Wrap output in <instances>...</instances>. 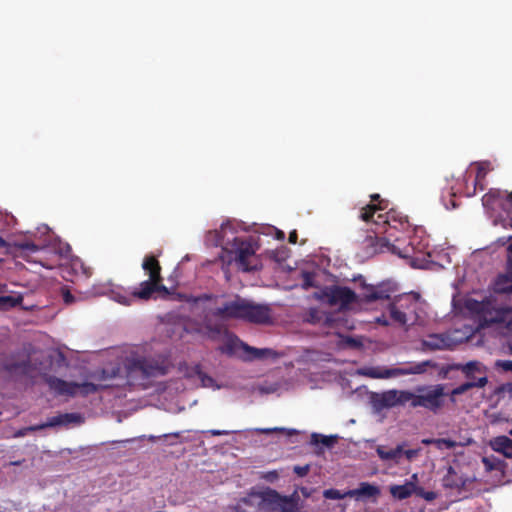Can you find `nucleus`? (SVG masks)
<instances>
[{
	"mask_svg": "<svg viewBox=\"0 0 512 512\" xmlns=\"http://www.w3.org/2000/svg\"><path fill=\"white\" fill-rule=\"evenodd\" d=\"M300 497L297 492L290 496H286L281 512H306L303 511L299 505Z\"/></svg>",
	"mask_w": 512,
	"mask_h": 512,
	"instance_id": "obj_28",
	"label": "nucleus"
},
{
	"mask_svg": "<svg viewBox=\"0 0 512 512\" xmlns=\"http://www.w3.org/2000/svg\"><path fill=\"white\" fill-rule=\"evenodd\" d=\"M434 445L438 449H454L457 446V442L452 439L438 438L434 441Z\"/></svg>",
	"mask_w": 512,
	"mask_h": 512,
	"instance_id": "obj_35",
	"label": "nucleus"
},
{
	"mask_svg": "<svg viewBox=\"0 0 512 512\" xmlns=\"http://www.w3.org/2000/svg\"><path fill=\"white\" fill-rule=\"evenodd\" d=\"M212 434H213V435H221V434H222V432H220V431H218V430H214V431H212Z\"/></svg>",
	"mask_w": 512,
	"mask_h": 512,
	"instance_id": "obj_56",
	"label": "nucleus"
},
{
	"mask_svg": "<svg viewBox=\"0 0 512 512\" xmlns=\"http://www.w3.org/2000/svg\"><path fill=\"white\" fill-rule=\"evenodd\" d=\"M509 200L512 202V192L509 194Z\"/></svg>",
	"mask_w": 512,
	"mask_h": 512,
	"instance_id": "obj_59",
	"label": "nucleus"
},
{
	"mask_svg": "<svg viewBox=\"0 0 512 512\" xmlns=\"http://www.w3.org/2000/svg\"><path fill=\"white\" fill-rule=\"evenodd\" d=\"M423 350L437 351L449 347V339L441 334H430L421 342Z\"/></svg>",
	"mask_w": 512,
	"mask_h": 512,
	"instance_id": "obj_21",
	"label": "nucleus"
},
{
	"mask_svg": "<svg viewBox=\"0 0 512 512\" xmlns=\"http://www.w3.org/2000/svg\"><path fill=\"white\" fill-rule=\"evenodd\" d=\"M467 309L476 314L481 326H490L495 323L505 321L506 310L497 308L495 301L491 298H485L482 301L470 299L466 302Z\"/></svg>",
	"mask_w": 512,
	"mask_h": 512,
	"instance_id": "obj_7",
	"label": "nucleus"
},
{
	"mask_svg": "<svg viewBox=\"0 0 512 512\" xmlns=\"http://www.w3.org/2000/svg\"><path fill=\"white\" fill-rule=\"evenodd\" d=\"M210 235H214L216 237L215 245H221L225 247L226 242H224V240L220 237L217 231H215L214 233L210 232Z\"/></svg>",
	"mask_w": 512,
	"mask_h": 512,
	"instance_id": "obj_47",
	"label": "nucleus"
},
{
	"mask_svg": "<svg viewBox=\"0 0 512 512\" xmlns=\"http://www.w3.org/2000/svg\"><path fill=\"white\" fill-rule=\"evenodd\" d=\"M190 376H197V378L200 380L201 385L203 387H214L215 386V380L207 375L205 372L202 371L200 365H195L191 372Z\"/></svg>",
	"mask_w": 512,
	"mask_h": 512,
	"instance_id": "obj_30",
	"label": "nucleus"
},
{
	"mask_svg": "<svg viewBox=\"0 0 512 512\" xmlns=\"http://www.w3.org/2000/svg\"><path fill=\"white\" fill-rule=\"evenodd\" d=\"M309 465H304V466H295L293 471L295 474H297L299 477H304L308 474L309 472Z\"/></svg>",
	"mask_w": 512,
	"mask_h": 512,
	"instance_id": "obj_43",
	"label": "nucleus"
},
{
	"mask_svg": "<svg viewBox=\"0 0 512 512\" xmlns=\"http://www.w3.org/2000/svg\"><path fill=\"white\" fill-rule=\"evenodd\" d=\"M286 496L279 494L276 490L269 489L262 495L263 508L270 512H281Z\"/></svg>",
	"mask_w": 512,
	"mask_h": 512,
	"instance_id": "obj_20",
	"label": "nucleus"
},
{
	"mask_svg": "<svg viewBox=\"0 0 512 512\" xmlns=\"http://www.w3.org/2000/svg\"><path fill=\"white\" fill-rule=\"evenodd\" d=\"M508 258H507V275L512 276V242L507 247Z\"/></svg>",
	"mask_w": 512,
	"mask_h": 512,
	"instance_id": "obj_42",
	"label": "nucleus"
},
{
	"mask_svg": "<svg viewBox=\"0 0 512 512\" xmlns=\"http://www.w3.org/2000/svg\"><path fill=\"white\" fill-rule=\"evenodd\" d=\"M303 321L313 325L322 323L328 325L331 321V318L328 314L321 311L320 309L312 307L305 312Z\"/></svg>",
	"mask_w": 512,
	"mask_h": 512,
	"instance_id": "obj_23",
	"label": "nucleus"
},
{
	"mask_svg": "<svg viewBox=\"0 0 512 512\" xmlns=\"http://www.w3.org/2000/svg\"><path fill=\"white\" fill-rule=\"evenodd\" d=\"M224 249L234 255V260L241 271L251 272L260 269L261 262L256 256L257 246L250 238L234 237L232 241H226Z\"/></svg>",
	"mask_w": 512,
	"mask_h": 512,
	"instance_id": "obj_4",
	"label": "nucleus"
},
{
	"mask_svg": "<svg viewBox=\"0 0 512 512\" xmlns=\"http://www.w3.org/2000/svg\"><path fill=\"white\" fill-rule=\"evenodd\" d=\"M38 425L36 426H30V427H27V428H23V429H20L18 430L16 433H15V436L16 437H23L27 434L28 431H37V430H41L42 428H36Z\"/></svg>",
	"mask_w": 512,
	"mask_h": 512,
	"instance_id": "obj_46",
	"label": "nucleus"
},
{
	"mask_svg": "<svg viewBox=\"0 0 512 512\" xmlns=\"http://www.w3.org/2000/svg\"><path fill=\"white\" fill-rule=\"evenodd\" d=\"M482 462L487 471L499 470L501 463L499 461L491 460L487 457L482 459Z\"/></svg>",
	"mask_w": 512,
	"mask_h": 512,
	"instance_id": "obj_38",
	"label": "nucleus"
},
{
	"mask_svg": "<svg viewBox=\"0 0 512 512\" xmlns=\"http://www.w3.org/2000/svg\"><path fill=\"white\" fill-rule=\"evenodd\" d=\"M469 381L477 380L479 377H476L475 374H472L470 377H466Z\"/></svg>",
	"mask_w": 512,
	"mask_h": 512,
	"instance_id": "obj_53",
	"label": "nucleus"
},
{
	"mask_svg": "<svg viewBox=\"0 0 512 512\" xmlns=\"http://www.w3.org/2000/svg\"><path fill=\"white\" fill-rule=\"evenodd\" d=\"M462 372L465 374L466 377H470L472 374L475 373H482L484 376L486 373L483 365L478 361H470L466 363L464 366H462Z\"/></svg>",
	"mask_w": 512,
	"mask_h": 512,
	"instance_id": "obj_32",
	"label": "nucleus"
},
{
	"mask_svg": "<svg viewBox=\"0 0 512 512\" xmlns=\"http://www.w3.org/2000/svg\"><path fill=\"white\" fill-rule=\"evenodd\" d=\"M468 482L469 479L464 475L459 474L452 466L447 468V473L442 479V485L444 488L456 490L458 492L466 489Z\"/></svg>",
	"mask_w": 512,
	"mask_h": 512,
	"instance_id": "obj_15",
	"label": "nucleus"
},
{
	"mask_svg": "<svg viewBox=\"0 0 512 512\" xmlns=\"http://www.w3.org/2000/svg\"><path fill=\"white\" fill-rule=\"evenodd\" d=\"M450 401H451L452 403H455V402H456L455 396H452V395H451V397H450Z\"/></svg>",
	"mask_w": 512,
	"mask_h": 512,
	"instance_id": "obj_57",
	"label": "nucleus"
},
{
	"mask_svg": "<svg viewBox=\"0 0 512 512\" xmlns=\"http://www.w3.org/2000/svg\"><path fill=\"white\" fill-rule=\"evenodd\" d=\"M62 297L65 304H72L75 301V297L67 289L63 290Z\"/></svg>",
	"mask_w": 512,
	"mask_h": 512,
	"instance_id": "obj_44",
	"label": "nucleus"
},
{
	"mask_svg": "<svg viewBox=\"0 0 512 512\" xmlns=\"http://www.w3.org/2000/svg\"><path fill=\"white\" fill-rule=\"evenodd\" d=\"M225 295L204 293L192 296L188 302L198 305L201 312V328L210 339H217L227 332V322L243 320L255 324L271 322V309L266 304H258L236 296L234 300L224 301Z\"/></svg>",
	"mask_w": 512,
	"mask_h": 512,
	"instance_id": "obj_1",
	"label": "nucleus"
},
{
	"mask_svg": "<svg viewBox=\"0 0 512 512\" xmlns=\"http://www.w3.org/2000/svg\"><path fill=\"white\" fill-rule=\"evenodd\" d=\"M16 247L21 250L22 255L27 259V261H31L34 263H39L41 266L52 269L55 264L48 262L43 254L46 252L44 247H40L29 241H22L16 243Z\"/></svg>",
	"mask_w": 512,
	"mask_h": 512,
	"instance_id": "obj_10",
	"label": "nucleus"
},
{
	"mask_svg": "<svg viewBox=\"0 0 512 512\" xmlns=\"http://www.w3.org/2000/svg\"><path fill=\"white\" fill-rule=\"evenodd\" d=\"M276 238L278 240H284L285 239V233L281 230H277L276 232Z\"/></svg>",
	"mask_w": 512,
	"mask_h": 512,
	"instance_id": "obj_49",
	"label": "nucleus"
},
{
	"mask_svg": "<svg viewBox=\"0 0 512 512\" xmlns=\"http://www.w3.org/2000/svg\"><path fill=\"white\" fill-rule=\"evenodd\" d=\"M297 240H298V233H297V231L296 230L291 231L289 233V238H288L289 243L296 244Z\"/></svg>",
	"mask_w": 512,
	"mask_h": 512,
	"instance_id": "obj_48",
	"label": "nucleus"
},
{
	"mask_svg": "<svg viewBox=\"0 0 512 512\" xmlns=\"http://www.w3.org/2000/svg\"><path fill=\"white\" fill-rule=\"evenodd\" d=\"M416 485L413 482H406L403 485H394L390 487L391 495L399 500L409 498L412 494H415Z\"/></svg>",
	"mask_w": 512,
	"mask_h": 512,
	"instance_id": "obj_25",
	"label": "nucleus"
},
{
	"mask_svg": "<svg viewBox=\"0 0 512 512\" xmlns=\"http://www.w3.org/2000/svg\"><path fill=\"white\" fill-rule=\"evenodd\" d=\"M495 290L501 294H512V283L509 275H499L495 282Z\"/></svg>",
	"mask_w": 512,
	"mask_h": 512,
	"instance_id": "obj_29",
	"label": "nucleus"
},
{
	"mask_svg": "<svg viewBox=\"0 0 512 512\" xmlns=\"http://www.w3.org/2000/svg\"><path fill=\"white\" fill-rule=\"evenodd\" d=\"M428 366H430V361L407 363L405 366L397 368H370L365 374L376 379H387L397 376L422 374L426 372Z\"/></svg>",
	"mask_w": 512,
	"mask_h": 512,
	"instance_id": "obj_8",
	"label": "nucleus"
},
{
	"mask_svg": "<svg viewBox=\"0 0 512 512\" xmlns=\"http://www.w3.org/2000/svg\"><path fill=\"white\" fill-rule=\"evenodd\" d=\"M4 369L11 375L28 376L34 370L30 355L24 354L21 360L10 359L4 364Z\"/></svg>",
	"mask_w": 512,
	"mask_h": 512,
	"instance_id": "obj_14",
	"label": "nucleus"
},
{
	"mask_svg": "<svg viewBox=\"0 0 512 512\" xmlns=\"http://www.w3.org/2000/svg\"><path fill=\"white\" fill-rule=\"evenodd\" d=\"M13 216L3 214L0 212V233L7 232L10 229Z\"/></svg>",
	"mask_w": 512,
	"mask_h": 512,
	"instance_id": "obj_37",
	"label": "nucleus"
},
{
	"mask_svg": "<svg viewBox=\"0 0 512 512\" xmlns=\"http://www.w3.org/2000/svg\"><path fill=\"white\" fill-rule=\"evenodd\" d=\"M171 368V363L165 356L137 357L127 364V378L133 385L146 388L153 378L165 376Z\"/></svg>",
	"mask_w": 512,
	"mask_h": 512,
	"instance_id": "obj_3",
	"label": "nucleus"
},
{
	"mask_svg": "<svg viewBox=\"0 0 512 512\" xmlns=\"http://www.w3.org/2000/svg\"><path fill=\"white\" fill-rule=\"evenodd\" d=\"M412 478H413V479H417V475H416V474H413Z\"/></svg>",
	"mask_w": 512,
	"mask_h": 512,
	"instance_id": "obj_60",
	"label": "nucleus"
},
{
	"mask_svg": "<svg viewBox=\"0 0 512 512\" xmlns=\"http://www.w3.org/2000/svg\"><path fill=\"white\" fill-rule=\"evenodd\" d=\"M50 389L59 395L75 396L78 394V383L68 382L55 376L46 379Z\"/></svg>",
	"mask_w": 512,
	"mask_h": 512,
	"instance_id": "obj_17",
	"label": "nucleus"
},
{
	"mask_svg": "<svg viewBox=\"0 0 512 512\" xmlns=\"http://www.w3.org/2000/svg\"><path fill=\"white\" fill-rule=\"evenodd\" d=\"M415 494L425 499L426 501H433L436 499L437 494L434 491H425L423 487L416 485Z\"/></svg>",
	"mask_w": 512,
	"mask_h": 512,
	"instance_id": "obj_36",
	"label": "nucleus"
},
{
	"mask_svg": "<svg viewBox=\"0 0 512 512\" xmlns=\"http://www.w3.org/2000/svg\"><path fill=\"white\" fill-rule=\"evenodd\" d=\"M313 279H314V275L310 272H304L303 273V286L305 288H308V287H313L314 286V283H313Z\"/></svg>",
	"mask_w": 512,
	"mask_h": 512,
	"instance_id": "obj_41",
	"label": "nucleus"
},
{
	"mask_svg": "<svg viewBox=\"0 0 512 512\" xmlns=\"http://www.w3.org/2000/svg\"><path fill=\"white\" fill-rule=\"evenodd\" d=\"M142 268L149 279L141 282L139 288L134 289V297L147 301L152 298L155 292L168 293L167 287L163 284L160 263L154 255L145 256Z\"/></svg>",
	"mask_w": 512,
	"mask_h": 512,
	"instance_id": "obj_5",
	"label": "nucleus"
},
{
	"mask_svg": "<svg viewBox=\"0 0 512 512\" xmlns=\"http://www.w3.org/2000/svg\"><path fill=\"white\" fill-rule=\"evenodd\" d=\"M312 441L315 444L321 443L324 446L330 447L335 443V438L333 436H325L319 434H312Z\"/></svg>",
	"mask_w": 512,
	"mask_h": 512,
	"instance_id": "obj_33",
	"label": "nucleus"
},
{
	"mask_svg": "<svg viewBox=\"0 0 512 512\" xmlns=\"http://www.w3.org/2000/svg\"><path fill=\"white\" fill-rule=\"evenodd\" d=\"M419 454V449H408V450H404L403 449V455H405V457L407 458V460L411 461L413 460L415 457H417Z\"/></svg>",
	"mask_w": 512,
	"mask_h": 512,
	"instance_id": "obj_45",
	"label": "nucleus"
},
{
	"mask_svg": "<svg viewBox=\"0 0 512 512\" xmlns=\"http://www.w3.org/2000/svg\"><path fill=\"white\" fill-rule=\"evenodd\" d=\"M371 204H367L360 210L359 218L364 222H372L375 218V214L378 211H384L388 208V200L382 199L379 194H372L370 196Z\"/></svg>",
	"mask_w": 512,
	"mask_h": 512,
	"instance_id": "obj_13",
	"label": "nucleus"
},
{
	"mask_svg": "<svg viewBox=\"0 0 512 512\" xmlns=\"http://www.w3.org/2000/svg\"><path fill=\"white\" fill-rule=\"evenodd\" d=\"M7 245L8 244L6 240L2 236H0V247H7Z\"/></svg>",
	"mask_w": 512,
	"mask_h": 512,
	"instance_id": "obj_51",
	"label": "nucleus"
},
{
	"mask_svg": "<svg viewBox=\"0 0 512 512\" xmlns=\"http://www.w3.org/2000/svg\"><path fill=\"white\" fill-rule=\"evenodd\" d=\"M493 449L507 458H512V440L507 436L496 437L492 443Z\"/></svg>",
	"mask_w": 512,
	"mask_h": 512,
	"instance_id": "obj_27",
	"label": "nucleus"
},
{
	"mask_svg": "<svg viewBox=\"0 0 512 512\" xmlns=\"http://www.w3.org/2000/svg\"><path fill=\"white\" fill-rule=\"evenodd\" d=\"M484 175H485V173L483 172V170L481 168H479L478 172H477V178L483 177Z\"/></svg>",
	"mask_w": 512,
	"mask_h": 512,
	"instance_id": "obj_52",
	"label": "nucleus"
},
{
	"mask_svg": "<svg viewBox=\"0 0 512 512\" xmlns=\"http://www.w3.org/2000/svg\"><path fill=\"white\" fill-rule=\"evenodd\" d=\"M496 367L506 372H512V360H498Z\"/></svg>",
	"mask_w": 512,
	"mask_h": 512,
	"instance_id": "obj_40",
	"label": "nucleus"
},
{
	"mask_svg": "<svg viewBox=\"0 0 512 512\" xmlns=\"http://www.w3.org/2000/svg\"><path fill=\"white\" fill-rule=\"evenodd\" d=\"M81 416L77 413H65L50 417L46 423L38 425L36 428L55 427L59 425H67L69 423L79 422Z\"/></svg>",
	"mask_w": 512,
	"mask_h": 512,
	"instance_id": "obj_22",
	"label": "nucleus"
},
{
	"mask_svg": "<svg viewBox=\"0 0 512 512\" xmlns=\"http://www.w3.org/2000/svg\"><path fill=\"white\" fill-rule=\"evenodd\" d=\"M417 394L412 392V398L410 399V406L412 408L422 407L438 414L445 405V387L442 384H436L429 387H419Z\"/></svg>",
	"mask_w": 512,
	"mask_h": 512,
	"instance_id": "obj_6",
	"label": "nucleus"
},
{
	"mask_svg": "<svg viewBox=\"0 0 512 512\" xmlns=\"http://www.w3.org/2000/svg\"><path fill=\"white\" fill-rule=\"evenodd\" d=\"M9 299V297H0V303L5 302Z\"/></svg>",
	"mask_w": 512,
	"mask_h": 512,
	"instance_id": "obj_55",
	"label": "nucleus"
},
{
	"mask_svg": "<svg viewBox=\"0 0 512 512\" xmlns=\"http://www.w3.org/2000/svg\"><path fill=\"white\" fill-rule=\"evenodd\" d=\"M409 304H413V301L408 296L399 297L396 302L391 303L388 307L390 318L399 325H405L407 315L402 311V308H408Z\"/></svg>",
	"mask_w": 512,
	"mask_h": 512,
	"instance_id": "obj_16",
	"label": "nucleus"
},
{
	"mask_svg": "<svg viewBox=\"0 0 512 512\" xmlns=\"http://www.w3.org/2000/svg\"><path fill=\"white\" fill-rule=\"evenodd\" d=\"M363 298L366 302L386 300L390 298L391 290L384 284L364 285Z\"/></svg>",
	"mask_w": 512,
	"mask_h": 512,
	"instance_id": "obj_19",
	"label": "nucleus"
},
{
	"mask_svg": "<svg viewBox=\"0 0 512 512\" xmlns=\"http://www.w3.org/2000/svg\"><path fill=\"white\" fill-rule=\"evenodd\" d=\"M436 439H423L422 440V443L425 444V445H430V444H433L434 445V441Z\"/></svg>",
	"mask_w": 512,
	"mask_h": 512,
	"instance_id": "obj_50",
	"label": "nucleus"
},
{
	"mask_svg": "<svg viewBox=\"0 0 512 512\" xmlns=\"http://www.w3.org/2000/svg\"><path fill=\"white\" fill-rule=\"evenodd\" d=\"M488 383V378L486 375L479 377L477 380L467 381L462 383L461 385L455 387L451 391L452 396H457L466 393L472 388H483Z\"/></svg>",
	"mask_w": 512,
	"mask_h": 512,
	"instance_id": "obj_26",
	"label": "nucleus"
},
{
	"mask_svg": "<svg viewBox=\"0 0 512 512\" xmlns=\"http://www.w3.org/2000/svg\"><path fill=\"white\" fill-rule=\"evenodd\" d=\"M238 349H242L244 352L247 353L243 357L245 361H252L255 359H262L265 356L271 354L272 350L270 349H258L249 346L248 344L241 341L239 338L234 337L230 339L226 345V350L230 354H235Z\"/></svg>",
	"mask_w": 512,
	"mask_h": 512,
	"instance_id": "obj_12",
	"label": "nucleus"
},
{
	"mask_svg": "<svg viewBox=\"0 0 512 512\" xmlns=\"http://www.w3.org/2000/svg\"><path fill=\"white\" fill-rule=\"evenodd\" d=\"M378 457L383 461H394L396 464L399 463V459L403 455V445H397L393 449H387L385 446H378L376 448Z\"/></svg>",
	"mask_w": 512,
	"mask_h": 512,
	"instance_id": "obj_24",
	"label": "nucleus"
},
{
	"mask_svg": "<svg viewBox=\"0 0 512 512\" xmlns=\"http://www.w3.org/2000/svg\"><path fill=\"white\" fill-rule=\"evenodd\" d=\"M372 223L375 226L372 231L373 234L367 235L363 241L368 256L387 250L401 258L410 257V253L413 250L410 245L400 249L395 244V242L399 241V237L396 236L395 232L401 231L408 226L406 216L401 215V213L394 209H390L385 214L379 213Z\"/></svg>",
	"mask_w": 512,
	"mask_h": 512,
	"instance_id": "obj_2",
	"label": "nucleus"
},
{
	"mask_svg": "<svg viewBox=\"0 0 512 512\" xmlns=\"http://www.w3.org/2000/svg\"><path fill=\"white\" fill-rule=\"evenodd\" d=\"M412 392L407 390H388L379 395L375 399V403L379 408H392L398 405H404L410 402Z\"/></svg>",
	"mask_w": 512,
	"mask_h": 512,
	"instance_id": "obj_11",
	"label": "nucleus"
},
{
	"mask_svg": "<svg viewBox=\"0 0 512 512\" xmlns=\"http://www.w3.org/2000/svg\"><path fill=\"white\" fill-rule=\"evenodd\" d=\"M109 387L108 385H97L90 382H84L81 384H78V393H80L83 396H87L89 394L96 393L100 390H103L105 388Z\"/></svg>",
	"mask_w": 512,
	"mask_h": 512,
	"instance_id": "obj_31",
	"label": "nucleus"
},
{
	"mask_svg": "<svg viewBox=\"0 0 512 512\" xmlns=\"http://www.w3.org/2000/svg\"><path fill=\"white\" fill-rule=\"evenodd\" d=\"M330 305H339L345 309L357 299L356 293L346 286H332L324 292Z\"/></svg>",
	"mask_w": 512,
	"mask_h": 512,
	"instance_id": "obj_9",
	"label": "nucleus"
},
{
	"mask_svg": "<svg viewBox=\"0 0 512 512\" xmlns=\"http://www.w3.org/2000/svg\"><path fill=\"white\" fill-rule=\"evenodd\" d=\"M115 299H116V301H117L118 303H120V304H123V305H130L134 299H139V298H138V297H134V296H133V292H132L130 296L117 294V295L115 296Z\"/></svg>",
	"mask_w": 512,
	"mask_h": 512,
	"instance_id": "obj_39",
	"label": "nucleus"
},
{
	"mask_svg": "<svg viewBox=\"0 0 512 512\" xmlns=\"http://www.w3.org/2000/svg\"><path fill=\"white\" fill-rule=\"evenodd\" d=\"M23 461H24V460H22V461H13V462H11L10 464H11V465H14V466H18V465H21Z\"/></svg>",
	"mask_w": 512,
	"mask_h": 512,
	"instance_id": "obj_54",
	"label": "nucleus"
},
{
	"mask_svg": "<svg viewBox=\"0 0 512 512\" xmlns=\"http://www.w3.org/2000/svg\"><path fill=\"white\" fill-rule=\"evenodd\" d=\"M380 493V488L369 482H361L358 488L346 491V495H349V498H355L357 500L377 498Z\"/></svg>",
	"mask_w": 512,
	"mask_h": 512,
	"instance_id": "obj_18",
	"label": "nucleus"
},
{
	"mask_svg": "<svg viewBox=\"0 0 512 512\" xmlns=\"http://www.w3.org/2000/svg\"><path fill=\"white\" fill-rule=\"evenodd\" d=\"M323 496L326 499H331V500H340V499L349 497V495H346V492L342 493L341 491L334 489V488L324 490Z\"/></svg>",
	"mask_w": 512,
	"mask_h": 512,
	"instance_id": "obj_34",
	"label": "nucleus"
},
{
	"mask_svg": "<svg viewBox=\"0 0 512 512\" xmlns=\"http://www.w3.org/2000/svg\"><path fill=\"white\" fill-rule=\"evenodd\" d=\"M508 327H509V329H510V330H512V320H510V321L508 322Z\"/></svg>",
	"mask_w": 512,
	"mask_h": 512,
	"instance_id": "obj_58",
	"label": "nucleus"
},
{
	"mask_svg": "<svg viewBox=\"0 0 512 512\" xmlns=\"http://www.w3.org/2000/svg\"><path fill=\"white\" fill-rule=\"evenodd\" d=\"M510 435H512V430L510 431Z\"/></svg>",
	"mask_w": 512,
	"mask_h": 512,
	"instance_id": "obj_61",
	"label": "nucleus"
}]
</instances>
